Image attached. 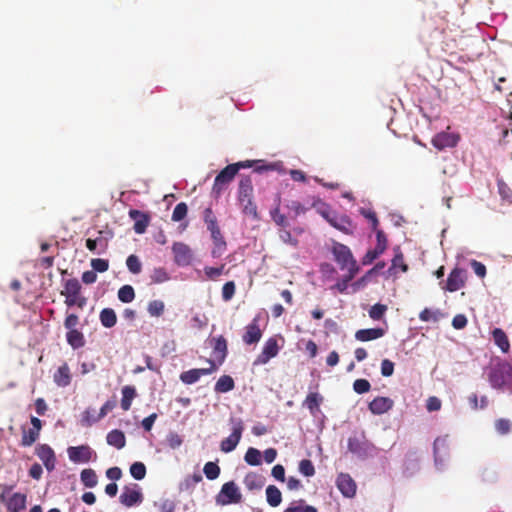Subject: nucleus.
Returning a JSON list of instances; mask_svg holds the SVG:
<instances>
[{
	"label": "nucleus",
	"mask_w": 512,
	"mask_h": 512,
	"mask_svg": "<svg viewBox=\"0 0 512 512\" xmlns=\"http://www.w3.org/2000/svg\"><path fill=\"white\" fill-rule=\"evenodd\" d=\"M209 345L212 348V357L211 360H214L218 365H222L226 357L228 355V343L226 338L223 335H219L216 337H211L208 339Z\"/></svg>",
	"instance_id": "nucleus-11"
},
{
	"label": "nucleus",
	"mask_w": 512,
	"mask_h": 512,
	"mask_svg": "<svg viewBox=\"0 0 512 512\" xmlns=\"http://www.w3.org/2000/svg\"><path fill=\"white\" fill-rule=\"evenodd\" d=\"M209 232L215 245V248L212 251L213 256L221 255L226 249V241L222 235L220 227L213 228L209 230Z\"/></svg>",
	"instance_id": "nucleus-30"
},
{
	"label": "nucleus",
	"mask_w": 512,
	"mask_h": 512,
	"mask_svg": "<svg viewBox=\"0 0 512 512\" xmlns=\"http://www.w3.org/2000/svg\"><path fill=\"white\" fill-rule=\"evenodd\" d=\"M331 252L341 270H345L348 266H351L352 263H357L350 248L340 242H333Z\"/></svg>",
	"instance_id": "nucleus-6"
},
{
	"label": "nucleus",
	"mask_w": 512,
	"mask_h": 512,
	"mask_svg": "<svg viewBox=\"0 0 512 512\" xmlns=\"http://www.w3.org/2000/svg\"><path fill=\"white\" fill-rule=\"evenodd\" d=\"M385 334L382 328L360 329L356 331L355 338L361 342H367L381 338Z\"/></svg>",
	"instance_id": "nucleus-28"
},
{
	"label": "nucleus",
	"mask_w": 512,
	"mask_h": 512,
	"mask_svg": "<svg viewBox=\"0 0 512 512\" xmlns=\"http://www.w3.org/2000/svg\"><path fill=\"white\" fill-rule=\"evenodd\" d=\"M66 340L73 349L82 348L86 343L83 333L78 329L67 331Z\"/></svg>",
	"instance_id": "nucleus-33"
},
{
	"label": "nucleus",
	"mask_w": 512,
	"mask_h": 512,
	"mask_svg": "<svg viewBox=\"0 0 512 512\" xmlns=\"http://www.w3.org/2000/svg\"><path fill=\"white\" fill-rule=\"evenodd\" d=\"M262 337V331L259 326V319L254 318L246 327L242 340L247 345L256 344Z\"/></svg>",
	"instance_id": "nucleus-19"
},
{
	"label": "nucleus",
	"mask_w": 512,
	"mask_h": 512,
	"mask_svg": "<svg viewBox=\"0 0 512 512\" xmlns=\"http://www.w3.org/2000/svg\"><path fill=\"white\" fill-rule=\"evenodd\" d=\"M253 191L252 179L249 176L242 177L238 185V201L243 207V213L256 219L258 213L257 206L253 202Z\"/></svg>",
	"instance_id": "nucleus-2"
},
{
	"label": "nucleus",
	"mask_w": 512,
	"mask_h": 512,
	"mask_svg": "<svg viewBox=\"0 0 512 512\" xmlns=\"http://www.w3.org/2000/svg\"><path fill=\"white\" fill-rule=\"evenodd\" d=\"M118 299L123 303H130L135 299V291L131 285H124L118 290Z\"/></svg>",
	"instance_id": "nucleus-44"
},
{
	"label": "nucleus",
	"mask_w": 512,
	"mask_h": 512,
	"mask_svg": "<svg viewBox=\"0 0 512 512\" xmlns=\"http://www.w3.org/2000/svg\"><path fill=\"white\" fill-rule=\"evenodd\" d=\"M237 165L229 164L222 169L219 174L215 177L214 184L212 186V195L215 198H219L222 192L227 188L228 184L232 182L237 174Z\"/></svg>",
	"instance_id": "nucleus-4"
},
{
	"label": "nucleus",
	"mask_w": 512,
	"mask_h": 512,
	"mask_svg": "<svg viewBox=\"0 0 512 512\" xmlns=\"http://www.w3.org/2000/svg\"><path fill=\"white\" fill-rule=\"evenodd\" d=\"M241 499L242 495L234 481L223 484L219 494L216 496V502L219 505L239 503Z\"/></svg>",
	"instance_id": "nucleus-8"
},
{
	"label": "nucleus",
	"mask_w": 512,
	"mask_h": 512,
	"mask_svg": "<svg viewBox=\"0 0 512 512\" xmlns=\"http://www.w3.org/2000/svg\"><path fill=\"white\" fill-rule=\"evenodd\" d=\"M72 375L70 368L66 362H64L54 373L53 381L58 387H67L70 385Z\"/></svg>",
	"instance_id": "nucleus-24"
},
{
	"label": "nucleus",
	"mask_w": 512,
	"mask_h": 512,
	"mask_svg": "<svg viewBox=\"0 0 512 512\" xmlns=\"http://www.w3.org/2000/svg\"><path fill=\"white\" fill-rule=\"evenodd\" d=\"M494 343L500 348L503 353H508L510 350V342L506 333L501 328H495L492 331Z\"/></svg>",
	"instance_id": "nucleus-31"
},
{
	"label": "nucleus",
	"mask_w": 512,
	"mask_h": 512,
	"mask_svg": "<svg viewBox=\"0 0 512 512\" xmlns=\"http://www.w3.org/2000/svg\"><path fill=\"white\" fill-rule=\"evenodd\" d=\"M231 423L233 424L232 433L220 443L221 451L225 453H229L236 448L244 430V425L241 419H231Z\"/></svg>",
	"instance_id": "nucleus-9"
},
{
	"label": "nucleus",
	"mask_w": 512,
	"mask_h": 512,
	"mask_svg": "<svg viewBox=\"0 0 512 512\" xmlns=\"http://www.w3.org/2000/svg\"><path fill=\"white\" fill-rule=\"evenodd\" d=\"M353 389L358 394H364L370 391V382L366 379H357L353 383Z\"/></svg>",
	"instance_id": "nucleus-56"
},
{
	"label": "nucleus",
	"mask_w": 512,
	"mask_h": 512,
	"mask_svg": "<svg viewBox=\"0 0 512 512\" xmlns=\"http://www.w3.org/2000/svg\"><path fill=\"white\" fill-rule=\"evenodd\" d=\"M116 407V401L115 400H108L106 401L103 406L101 407L98 415L96 417H93V420L90 421L88 418L89 410H86L83 414L82 421L85 425L90 426L93 423L99 421L100 419L104 418L110 411H112Z\"/></svg>",
	"instance_id": "nucleus-27"
},
{
	"label": "nucleus",
	"mask_w": 512,
	"mask_h": 512,
	"mask_svg": "<svg viewBox=\"0 0 512 512\" xmlns=\"http://www.w3.org/2000/svg\"><path fill=\"white\" fill-rule=\"evenodd\" d=\"M442 402L436 396H430L426 401V409L429 412L439 411L441 409Z\"/></svg>",
	"instance_id": "nucleus-63"
},
{
	"label": "nucleus",
	"mask_w": 512,
	"mask_h": 512,
	"mask_svg": "<svg viewBox=\"0 0 512 512\" xmlns=\"http://www.w3.org/2000/svg\"><path fill=\"white\" fill-rule=\"evenodd\" d=\"M80 480H81L82 484L87 488H93L98 483L97 474L91 468L83 469L81 471Z\"/></svg>",
	"instance_id": "nucleus-37"
},
{
	"label": "nucleus",
	"mask_w": 512,
	"mask_h": 512,
	"mask_svg": "<svg viewBox=\"0 0 512 512\" xmlns=\"http://www.w3.org/2000/svg\"><path fill=\"white\" fill-rule=\"evenodd\" d=\"M235 388V382L229 375H222L214 386L216 393H227Z\"/></svg>",
	"instance_id": "nucleus-35"
},
{
	"label": "nucleus",
	"mask_w": 512,
	"mask_h": 512,
	"mask_svg": "<svg viewBox=\"0 0 512 512\" xmlns=\"http://www.w3.org/2000/svg\"><path fill=\"white\" fill-rule=\"evenodd\" d=\"M126 265L128 270L133 274H139L142 270V264L139 258L134 254L127 257Z\"/></svg>",
	"instance_id": "nucleus-51"
},
{
	"label": "nucleus",
	"mask_w": 512,
	"mask_h": 512,
	"mask_svg": "<svg viewBox=\"0 0 512 512\" xmlns=\"http://www.w3.org/2000/svg\"><path fill=\"white\" fill-rule=\"evenodd\" d=\"M265 477L256 472H249L244 478V484L250 491L260 490L265 484Z\"/></svg>",
	"instance_id": "nucleus-29"
},
{
	"label": "nucleus",
	"mask_w": 512,
	"mask_h": 512,
	"mask_svg": "<svg viewBox=\"0 0 512 512\" xmlns=\"http://www.w3.org/2000/svg\"><path fill=\"white\" fill-rule=\"evenodd\" d=\"M120 502L126 507H132L142 501V494L136 489L125 487L119 498Z\"/></svg>",
	"instance_id": "nucleus-26"
},
{
	"label": "nucleus",
	"mask_w": 512,
	"mask_h": 512,
	"mask_svg": "<svg viewBox=\"0 0 512 512\" xmlns=\"http://www.w3.org/2000/svg\"><path fill=\"white\" fill-rule=\"evenodd\" d=\"M69 459L73 463H87L92 460L94 451L88 445L71 446L67 449Z\"/></svg>",
	"instance_id": "nucleus-15"
},
{
	"label": "nucleus",
	"mask_w": 512,
	"mask_h": 512,
	"mask_svg": "<svg viewBox=\"0 0 512 512\" xmlns=\"http://www.w3.org/2000/svg\"><path fill=\"white\" fill-rule=\"evenodd\" d=\"M129 217L132 220H134L133 229H134L135 233L143 234L146 231V229L149 225V222H150L149 215L140 210L131 209L129 211Z\"/></svg>",
	"instance_id": "nucleus-21"
},
{
	"label": "nucleus",
	"mask_w": 512,
	"mask_h": 512,
	"mask_svg": "<svg viewBox=\"0 0 512 512\" xmlns=\"http://www.w3.org/2000/svg\"><path fill=\"white\" fill-rule=\"evenodd\" d=\"M467 272L463 268L455 267L449 273L445 286L442 288L448 292H455L463 288L466 284Z\"/></svg>",
	"instance_id": "nucleus-12"
},
{
	"label": "nucleus",
	"mask_w": 512,
	"mask_h": 512,
	"mask_svg": "<svg viewBox=\"0 0 512 512\" xmlns=\"http://www.w3.org/2000/svg\"><path fill=\"white\" fill-rule=\"evenodd\" d=\"M458 141L459 135L449 132H440L432 138V145L438 150H444L446 148L455 147Z\"/></svg>",
	"instance_id": "nucleus-17"
},
{
	"label": "nucleus",
	"mask_w": 512,
	"mask_h": 512,
	"mask_svg": "<svg viewBox=\"0 0 512 512\" xmlns=\"http://www.w3.org/2000/svg\"><path fill=\"white\" fill-rule=\"evenodd\" d=\"M232 165H237V173L241 168H250L254 167V172L262 173L264 171H274L276 169L277 164L276 163H265L263 160H246V161H240L237 163H233Z\"/></svg>",
	"instance_id": "nucleus-22"
},
{
	"label": "nucleus",
	"mask_w": 512,
	"mask_h": 512,
	"mask_svg": "<svg viewBox=\"0 0 512 512\" xmlns=\"http://www.w3.org/2000/svg\"><path fill=\"white\" fill-rule=\"evenodd\" d=\"M107 443L117 449H122L126 444L125 434L118 429H114L107 434Z\"/></svg>",
	"instance_id": "nucleus-34"
},
{
	"label": "nucleus",
	"mask_w": 512,
	"mask_h": 512,
	"mask_svg": "<svg viewBox=\"0 0 512 512\" xmlns=\"http://www.w3.org/2000/svg\"><path fill=\"white\" fill-rule=\"evenodd\" d=\"M488 381L492 388L512 393V365L500 358L492 360L488 368Z\"/></svg>",
	"instance_id": "nucleus-1"
},
{
	"label": "nucleus",
	"mask_w": 512,
	"mask_h": 512,
	"mask_svg": "<svg viewBox=\"0 0 512 512\" xmlns=\"http://www.w3.org/2000/svg\"><path fill=\"white\" fill-rule=\"evenodd\" d=\"M206 362L209 364L208 368H194L188 371H184L180 374V380L187 385L196 383L202 376L212 374L218 370V365L214 360L207 359Z\"/></svg>",
	"instance_id": "nucleus-10"
},
{
	"label": "nucleus",
	"mask_w": 512,
	"mask_h": 512,
	"mask_svg": "<svg viewBox=\"0 0 512 512\" xmlns=\"http://www.w3.org/2000/svg\"><path fill=\"white\" fill-rule=\"evenodd\" d=\"M299 471L306 477H312L315 474V467L311 460L303 459L299 463Z\"/></svg>",
	"instance_id": "nucleus-55"
},
{
	"label": "nucleus",
	"mask_w": 512,
	"mask_h": 512,
	"mask_svg": "<svg viewBox=\"0 0 512 512\" xmlns=\"http://www.w3.org/2000/svg\"><path fill=\"white\" fill-rule=\"evenodd\" d=\"M387 311V306L381 303L373 305L369 310V317L373 320H380Z\"/></svg>",
	"instance_id": "nucleus-53"
},
{
	"label": "nucleus",
	"mask_w": 512,
	"mask_h": 512,
	"mask_svg": "<svg viewBox=\"0 0 512 512\" xmlns=\"http://www.w3.org/2000/svg\"><path fill=\"white\" fill-rule=\"evenodd\" d=\"M245 461L252 466L261 464V453L258 449L250 447L244 456Z\"/></svg>",
	"instance_id": "nucleus-47"
},
{
	"label": "nucleus",
	"mask_w": 512,
	"mask_h": 512,
	"mask_svg": "<svg viewBox=\"0 0 512 512\" xmlns=\"http://www.w3.org/2000/svg\"><path fill=\"white\" fill-rule=\"evenodd\" d=\"M225 265H221L220 267H205L204 272L208 279L216 280L219 276H221L224 272Z\"/></svg>",
	"instance_id": "nucleus-59"
},
{
	"label": "nucleus",
	"mask_w": 512,
	"mask_h": 512,
	"mask_svg": "<svg viewBox=\"0 0 512 512\" xmlns=\"http://www.w3.org/2000/svg\"><path fill=\"white\" fill-rule=\"evenodd\" d=\"M165 310V304L161 300H153L148 303L147 311L150 316L160 317Z\"/></svg>",
	"instance_id": "nucleus-46"
},
{
	"label": "nucleus",
	"mask_w": 512,
	"mask_h": 512,
	"mask_svg": "<svg viewBox=\"0 0 512 512\" xmlns=\"http://www.w3.org/2000/svg\"><path fill=\"white\" fill-rule=\"evenodd\" d=\"M91 267L93 271L96 272H106L109 268V262L106 259L95 258L91 260Z\"/></svg>",
	"instance_id": "nucleus-58"
},
{
	"label": "nucleus",
	"mask_w": 512,
	"mask_h": 512,
	"mask_svg": "<svg viewBox=\"0 0 512 512\" xmlns=\"http://www.w3.org/2000/svg\"><path fill=\"white\" fill-rule=\"evenodd\" d=\"M394 257L391 261V266L387 270V278L389 277H397L399 272H407L408 265L404 260V255L399 246L394 247Z\"/></svg>",
	"instance_id": "nucleus-16"
},
{
	"label": "nucleus",
	"mask_w": 512,
	"mask_h": 512,
	"mask_svg": "<svg viewBox=\"0 0 512 512\" xmlns=\"http://www.w3.org/2000/svg\"><path fill=\"white\" fill-rule=\"evenodd\" d=\"M78 324H79V317L76 314H74V313L67 314V316L64 320V327L68 331L76 330Z\"/></svg>",
	"instance_id": "nucleus-61"
},
{
	"label": "nucleus",
	"mask_w": 512,
	"mask_h": 512,
	"mask_svg": "<svg viewBox=\"0 0 512 512\" xmlns=\"http://www.w3.org/2000/svg\"><path fill=\"white\" fill-rule=\"evenodd\" d=\"M187 212V204L184 202H180L175 206L171 218L174 222H179L187 216Z\"/></svg>",
	"instance_id": "nucleus-50"
},
{
	"label": "nucleus",
	"mask_w": 512,
	"mask_h": 512,
	"mask_svg": "<svg viewBox=\"0 0 512 512\" xmlns=\"http://www.w3.org/2000/svg\"><path fill=\"white\" fill-rule=\"evenodd\" d=\"M40 431L30 428L28 430L23 429L21 446L29 447L32 446L38 439Z\"/></svg>",
	"instance_id": "nucleus-43"
},
{
	"label": "nucleus",
	"mask_w": 512,
	"mask_h": 512,
	"mask_svg": "<svg viewBox=\"0 0 512 512\" xmlns=\"http://www.w3.org/2000/svg\"><path fill=\"white\" fill-rule=\"evenodd\" d=\"M323 401V397L318 393H309L304 401V405L308 408L312 415L319 411V406Z\"/></svg>",
	"instance_id": "nucleus-38"
},
{
	"label": "nucleus",
	"mask_w": 512,
	"mask_h": 512,
	"mask_svg": "<svg viewBox=\"0 0 512 512\" xmlns=\"http://www.w3.org/2000/svg\"><path fill=\"white\" fill-rule=\"evenodd\" d=\"M444 315L440 310L423 309L419 314V319L423 322H438Z\"/></svg>",
	"instance_id": "nucleus-42"
},
{
	"label": "nucleus",
	"mask_w": 512,
	"mask_h": 512,
	"mask_svg": "<svg viewBox=\"0 0 512 512\" xmlns=\"http://www.w3.org/2000/svg\"><path fill=\"white\" fill-rule=\"evenodd\" d=\"M495 428L498 433L505 435L510 432L511 422L508 419L500 418L496 420Z\"/></svg>",
	"instance_id": "nucleus-60"
},
{
	"label": "nucleus",
	"mask_w": 512,
	"mask_h": 512,
	"mask_svg": "<svg viewBox=\"0 0 512 512\" xmlns=\"http://www.w3.org/2000/svg\"><path fill=\"white\" fill-rule=\"evenodd\" d=\"M121 408L123 411H128L131 408L132 401L137 396V392L134 386L126 385L121 390Z\"/></svg>",
	"instance_id": "nucleus-32"
},
{
	"label": "nucleus",
	"mask_w": 512,
	"mask_h": 512,
	"mask_svg": "<svg viewBox=\"0 0 512 512\" xmlns=\"http://www.w3.org/2000/svg\"><path fill=\"white\" fill-rule=\"evenodd\" d=\"M336 485L345 497L350 498L356 494V484L349 474L340 473L336 479Z\"/></svg>",
	"instance_id": "nucleus-20"
},
{
	"label": "nucleus",
	"mask_w": 512,
	"mask_h": 512,
	"mask_svg": "<svg viewBox=\"0 0 512 512\" xmlns=\"http://www.w3.org/2000/svg\"><path fill=\"white\" fill-rule=\"evenodd\" d=\"M394 401L389 397H376L369 403V410L375 415H381L392 409Z\"/></svg>",
	"instance_id": "nucleus-23"
},
{
	"label": "nucleus",
	"mask_w": 512,
	"mask_h": 512,
	"mask_svg": "<svg viewBox=\"0 0 512 512\" xmlns=\"http://www.w3.org/2000/svg\"><path fill=\"white\" fill-rule=\"evenodd\" d=\"M169 274L165 268H155L151 274V281L153 283H163L169 280Z\"/></svg>",
	"instance_id": "nucleus-54"
},
{
	"label": "nucleus",
	"mask_w": 512,
	"mask_h": 512,
	"mask_svg": "<svg viewBox=\"0 0 512 512\" xmlns=\"http://www.w3.org/2000/svg\"><path fill=\"white\" fill-rule=\"evenodd\" d=\"M166 441L171 449H176L180 447L183 442L182 438L177 433L174 432H171L167 435Z\"/></svg>",
	"instance_id": "nucleus-64"
},
{
	"label": "nucleus",
	"mask_w": 512,
	"mask_h": 512,
	"mask_svg": "<svg viewBox=\"0 0 512 512\" xmlns=\"http://www.w3.org/2000/svg\"><path fill=\"white\" fill-rule=\"evenodd\" d=\"M267 502L272 507H277L282 501L281 491L274 485H269L266 488Z\"/></svg>",
	"instance_id": "nucleus-39"
},
{
	"label": "nucleus",
	"mask_w": 512,
	"mask_h": 512,
	"mask_svg": "<svg viewBox=\"0 0 512 512\" xmlns=\"http://www.w3.org/2000/svg\"><path fill=\"white\" fill-rule=\"evenodd\" d=\"M102 233V231H99V235H102ZM98 245L101 246L102 250L104 251L107 248V241L101 236L97 237L96 239L88 238L86 240V247L91 252H94Z\"/></svg>",
	"instance_id": "nucleus-52"
},
{
	"label": "nucleus",
	"mask_w": 512,
	"mask_h": 512,
	"mask_svg": "<svg viewBox=\"0 0 512 512\" xmlns=\"http://www.w3.org/2000/svg\"><path fill=\"white\" fill-rule=\"evenodd\" d=\"M376 246L374 249H370L366 252L364 257L362 258L363 265L371 264L375 259H377L380 255L384 253L387 248V238L385 233L382 230H378L376 233Z\"/></svg>",
	"instance_id": "nucleus-13"
},
{
	"label": "nucleus",
	"mask_w": 512,
	"mask_h": 512,
	"mask_svg": "<svg viewBox=\"0 0 512 512\" xmlns=\"http://www.w3.org/2000/svg\"><path fill=\"white\" fill-rule=\"evenodd\" d=\"M321 215L334 228L345 234H353L355 226L347 215H336L328 207L321 211Z\"/></svg>",
	"instance_id": "nucleus-5"
},
{
	"label": "nucleus",
	"mask_w": 512,
	"mask_h": 512,
	"mask_svg": "<svg viewBox=\"0 0 512 512\" xmlns=\"http://www.w3.org/2000/svg\"><path fill=\"white\" fill-rule=\"evenodd\" d=\"M174 262L178 266H188L193 261L192 249L183 242H175L172 246Z\"/></svg>",
	"instance_id": "nucleus-14"
},
{
	"label": "nucleus",
	"mask_w": 512,
	"mask_h": 512,
	"mask_svg": "<svg viewBox=\"0 0 512 512\" xmlns=\"http://www.w3.org/2000/svg\"><path fill=\"white\" fill-rule=\"evenodd\" d=\"M100 322L105 328H112L117 323V315L112 308H104L99 315Z\"/></svg>",
	"instance_id": "nucleus-36"
},
{
	"label": "nucleus",
	"mask_w": 512,
	"mask_h": 512,
	"mask_svg": "<svg viewBox=\"0 0 512 512\" xmlns=\"http://www.w3.org/2000/svg\"><path fill=\"white\" fill-rule=\"evenodd\" d=\"M65 297V304L68 307L77 306L79 309H83L87 303L86 297L81 295V292L78 294H68Z\"/></svg>",
	"instance_id": "nucleus-41"
},
{
	"label": "nucleus",
	"mask_w": 512,
	"mask_h": 512,
	"mask_svg": "<svg viewBox=\"0 0 512 512\" xmlns=\"http://www.w3.org/2000/svg\"><path fill=\"white\" fill-rule=\"evenodd\" d=\"M285 339L282 335H276L266 340L263 345L261 353L254 360L253 365L267 364L272 358L276 357L283 347Z\"/></svg>",
	"instance_id": "nucleus-3"
},
{
	"label": "nucleus",
	"mask_w": 512,
	"mask_h": 512,
	"mask_svg": "<svg viewBox=\"0 0 512 512\" xmlns=\"http://www.w3.org/2000/svg\"><path fill=\"white\" fill-rule=\"evenodd\" d=\"M279 238L286 244L291 245L292 247L298 246V240L294 238L290 231L282 229L279 231Z\"/></svg>",
	"instance_id": "nucleus-62"
},
{
	"label": "nucleus",
	"mask_w": 512,
	"mask_h": 512,
	"mask_svg": "<svg viewBox=\"0 0 512 512\" xmlns=\"http://www.w3.org/2000/svg\"><path fill=\"white\" fill-rule=\"evenodd\" d=\"M236 291V286L233 281L226 282L222 287V298L224 301H229L233 298Z\"/></svg>",
	"instance_id": "nucleus-57"
},
{
	"label": "nucleus",
	"mask_w": 512,
	"mask_h": 512,
	"mask_svg": "<svg viewBox=\"0 0 512 512\" xmlns=\"http://www.w3.org/2000/svg\"><path fill=\"white\" fill-rule=\"evenodd\" d=\"M347 447L349 452L357 455L360 458L368 457L374 449L373 444L366 439L364 434H362L360 437H349Z\"/></svg>",
	"instance_id": "nucleus-7"
},
{
	"label": "nucleus",
	"mask_w": 512,
	"mask_h": 512,
	"mask_svg": "<svg viewBox=\"0 0 512 512\" xmlns=\"http://www.w3.org/2000/svg\"><path fill=\"white\" fill-rule=\"evenodd\" d=\"M203 221L207 226V230H211L213 228L219 227L217 217L214 214L211 207H207L203 211Z\"/></svg>",
	"instance_id": "nucleus-45"
},
{
	"label": "nucleus",
	"mask_w": 512,
	"mask_h": 512,
	"mask_svg": "<svg viewBox=\"0 0 512 512\" xmlns=\"http://www.w3.org/2000/svg\"><path fill=\"white\" fill-rule=\"evenodd\" d=\"M38 458L43 462L44 466L48 471H52L55 468L56 456L54 450L47 444H40L35 450Z\"/></svg>",
	"instance_id": "nucleus-18"
},
{
	"label": "nucleus",
	"mask_w": 512,
	"mask_h": 512,
	"mask_svg": "<svg viewBox=\"0 0 512 512\" xmlns=\"http://www.w3.org/2000/svg\"><path fill=\"white\" fill-rule=\"evenodd\" d=\"M81 288V284L77 278L67 279L64 281L63 290H61L60 294L62 296L78 294V292H81Z\"/></svg>",
	"instance_id": "nucleus-40"
},
{
	"label": "nucleus",
	"mask_w": 512,
	"mask_h": 512,
	"mask_svg": "<svg viewBox=\"0 0 512 512\" xmlns=\"http://www.w3.org/2000/svg\"><path fill=\"white\" fill-rule=\"evenodd\" d=\"M204 474L209 480L218 478L220 467L215 462H207L203 468Z\"/></svg>",
	"instance_id": "nucleus-49"
},
{
	"label": "nucleus",
	"mask_w": 512,
	"mask_h": 512,
	"mask_svg": "<svg viewBox=\"0 0 512 512\" xmlns=\"http://www.w3.org/2000/svg\"><path fill=\"white\" fill-rule=\"evenodd\" d=\"M130 474L136 480H142L146 476V467L142 462H134L130 466Z\"/></svg>",
	"instance_id": "nucleus-48"
},
{
	"label": "nucleus",
	"mask_w": 512,
	"mask_h": 512,
	"mask_svg": "<svg viewBox=\"0 0 512 512\" xmlns=\"http://www.w3.org/2000/svg\"><path fill=\"white\" fill-rule=\"evenodd\" d=\"M27 497L22 493H14L6 501L8 512H21L26 508Z\"/></svg>",
	"instance_id": "nucleus-25"
}]
</instances>
